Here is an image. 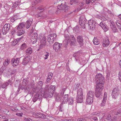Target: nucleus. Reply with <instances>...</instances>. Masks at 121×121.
I'll use <instances>...</instances> for the list:
<instances>
[{
	"instance_id": "obj_36",
	"label": "nucleus",
	"mask_w": 121,
	"mask_h": 121,
	"mask_svg": "<svg viewBox=\"0 0 121 121\" xmlns=\"http://www.w3.org/2000/svg\"><path fill=\"white\" fill-rule=\"evenodd\" d=\"M62 3L61 4V10H63L65 9V10H66L69 8V7L68 6H67L65 5H63L62 4Z\"/></svg>"
},
{
	"instance_id": "obj_48",
	"label": "nucleus",
	"mask_w": 121,
	"mask_h": 121,
	"mask_svg": "<svg viewBox=\"0 0 121 121\" xmlns=\"http://www.w3.org/2000/svg\"><path fill=\"white\" fill-rule=\"evenodd\" d=\"M80 85V84L79 83H77V84H75L74 86V89H78L79 86Z\"/></svg>"
},
{
	"instance_id": "obj_42",
	"label": "nucleus",
	"mask_w": 121,
	"mask_h": 121,
	"mask_svg": "<svg viewBox=\"0 0 121 121\" xmlns=\"http://www.w3.org/2000/svg\"><path fill=\"white\" fill-rule=\"evenodd\" d=\"M44 57V58L45 60L47 59L48 57L49 56V53L47 52H45Z\"/></svg>"
},
{
	"instance_id": "obj_27",
	"label": "nucleus",
	"mask_w": 121,
	"mask_h": 121,
	"mask_svg": "<svg viewBox=\"0 0 121 121\" xmlns=\"http://www.w3.org/2000/svg\"><path fill=\"white\" fill-rule=\"evenodd\" d=\"M69 105H74L73 99L72 97H70L69 98L68 101Z\"/></svg>"
},
{
	"instance_id": "obj_60",
	"label": "nucleus",
	"mask_w": 121,
	"mask_h": 121,
	"mask_svg": "<svg viewBox=\"0 0 121 121\" xmlns=\"http://www.w3.org/2000/svg\"><path fill=\"white\" fill-rule=\"evenodd\" d=\"M75 0H71L70 2V4L71 5H72L73 4V3L74 2H76V1H75Z\"/></svg>"
},
{
	"instance_id": "obj_13",
	"label": "nucleus",
	"mask_w": 121,
	"mask_h": 121,
	"mask_svg": "<svg viewBox=\"0 0 121 121\" xmlns=\"http://www.w3.org/2000/svg\"><path fill=\"white\" fill-rule=\"evenodd\" d=\"M119 95V91L117 88H114L112 90V98L115 99Z\"/></svg>"
},
{
	"instance_id": "obj_16",
	"label": "nucleus",
	"mask_w": 121,
	"mask_h": 121,
	"mask_svg": "<svg viewBox=\"0 0 121 121\" xmlns=\"http://www.w3.org/2000/svg\"><path fill=\"white\" fill-rule=\"evenodd\" d=\"M20 58H17L15 59L14 58L12 59L11 61V64L13 67H15L17 66L19 62Z\"/></svg>"
},
{
	"instance_id": "obj_38",
	"label": "nucleus",
	"mask_w": 121,
	"mask_h": 121,
	"mask_svg": "<svg viewBox=\"0 0 121 121\" xmlns=\"http://www.w3.org/2000/svg\"><path fill=\"white\" fill-rule=\"evenodd\" d=\"M79 55V52L76 53L73 55V56L75 57V59L77 61Z\"/></svg>"
},
{
	"instance_id": "obj_52",
	"label": "nucleus",
	"mask_w": 121,
	"mask_h": 121,
	"mask_svg": "<svg viewBox=\"0 0 121 121\" xmlns=\"http://www.w3.org/2000/svg\"><path fill=\"white\" fill-rule=\"evenodd\" d=\"M24 120L25 121H31L32 120L31 119L28 118L26 117H24Z\"/></svg>"
},
{
	"instance_id": "obj_20",
	"label": "nucleus",
	"mask_w": 121,
	"mask_h": 121,
	"mask_svg": "<svg viewBox=\"0 0 121 121\" xmlns=\"http://www.w3.org/2000/svg\"><path fill=\"white\" fill-rule=\"evenodd\" d=\"M107 95V92H105L104 93V98L102 102L101 106H104L106 105Z\"/></svg>"
},
{
	"instance_id": "obj_35",
	"label": "nucleus",
	"mask_w": 121,
	"mask_h": 121,
	"mask_svg": "<svg viewBox=\"0 0 121 121\" xmlns=\"http://www.w3.org/2000/svg\"><path fill=\"white\" fill-rule=\"evenodd\" d=\"M10 62V59H5L4 61L3 64L5 66H6L8 65Z\"/></svg>"
},
{
	"instance_id": "obj_3",
	"label": "nucleus",
	"mask_w": 121,
	"mask_h": 121,
	"mask_svg": "<svg viewBox=\"0 0 121 121\" xmlns=\"http://www.w3.org/2000/svg\"><path fill=\"white\" fill-rule=\"evenodd\" d=\"M25 23L22 22L17 27V35L18 36H21L25 32V30L23 27L25 26Z\"/></svg>"
},
{
	"instance_id": "obj_10",
	"label": "nucleus",
	"mask_w": 121,
	"mask_h": 121,
	"mask_svg": "<svg viewBox=\"0 0 121 121\" xmlns=\"http://www.w3.org/2000/svg\"><path fill=\"white\" fill-rule=\"evenodd\" d=\"M79 22L80 25L81 26H84L87 22V20L84 16H82L80 17L79 19Z\"/></svg>"
},
{
	"instance_id": "obj_31",
	"label": "nucleus",
	"mask_w": 121,
	"mask_h": 121,
	"mask_svg": "<svg viewBox=\"0 0 121 121\" xmlns=\"http://www.w3.org/2000/svg\"><path fill=\"white\" fill-rule=\"evenodd\" d=\"M77 95H83V92L82 89L80 88L78 89L77 93Z\"/></svg>"
},
{
	"instance_id": "obj_46",
	"label": "nucleus",
	"mask_w": 121,
	"mask_h": 121,
	"mask_svg": "<svg viewBox=\"0 0 121 121\" xmlns=\"http://www.w3.org/2000/svg\"><path fill=\"white\" fill-rule=\"evenodd\" d=\"M40 2L39 0H37L33 1L32 2V4L34 5H35L36 4Z\"/></svg>"
},
{
	"instance_id": "obj_49",
	"label": "nucleus",
	"mask_w": 121,
	"mask_h": 121,
	"mask_svg": "<svg viewBox=\"0 0 121 121\" xmlns=\"http://www.w3.org/2000/svg\"><path fill=\"white\" fill-rule=\"evenodd\" d=\"M41 6H39L37 8V9H38L39 10H40V12H42L44 10H45V9L44 8H41Z\"/></svg>"
},
{
	"instance_id": "obj_12",
	"label": "nucleus",
	"mask_w": 121,
	"mask_h": 121,
	"mask_svg": "<svg viewBox=\"0 0 121 121\" xmlns=\"http://www.w3.org/2000/svg\"><path fill=\"white\" fill-rule=\"evenodd\" d=\"M38 35L36 33H34L31 35V40L33 43H35L38 39Z\"/></svg>"
},
{
	"instance_id": "obj_55",
	"label": "nucleus",
	"mask_w": 121,
	"mask_h": 121,
	"mask_svg": "<svg viewBox=\"0 0 121 121\" xmlns=\"http://www.w3.org/2000/svg\"><path fill=\"white\" fill-rule=\"evenodd\" d=\"M18 42L17 41V40H16V39L14 41H13V43H14V44H12L13 46H14L15 45H16L18 43Z\"/></svg>"
},
{
	"instance_id": "obj_19",
	"label": "nucleus",
	"mask_w": 121,
	"mask_h": 121,
	"mask_svg": "<svg viewBox=\"0 0 121 121\" xmlns=\"http://www.w3.org/2000/svg\"><path fill=\"white\" fill-rule=\"evenodd\" d=\"M100 26L104 29L105 32L107 31L108 30V26L106 25L105 22L104 21L101 22L99 24Z\"/></svg>"
},
{
	"instance_id": "obj_47",
	"label": "nucleus",
	"mask_w": 121,
	"mask_h": 121,
	"mask_svg": "<svg viewBox=\"0 0 121 121\" xmlns=\"http://www.w3.org/2000/svg\"><path fill=\"white\" fill-rule=\"evenodd\" d=\"M17 19L15 16L13 17L11 19V22H13L15 21Z\"/></svg>"
},
{
	"instance_id": "obj_61",
	"label": "nucleus",
	"mask_w": 121,
	"mask_h": 121,
	"mask_svg": "<svg viewBox=\"0 0 121 121\" xmlns=\"http://www.w3.org/2000/svg\"><path fill=\"white\" fill-rule=\"evenodd\" d=\"M0 118L5 119V118L6 117L4 116H3V115H0Z\"/></svg>"
},
{
	"instance_id": "obj_44",
	"label": "nucleus",
	"mask_w": 121,
	"mask_h": 121,
	"mask_svg": "<svg viewBox=\"0 0 121 121\" xmlns=\"http://www.w3.org/2000/svg\"><path fill=\"white\" fill-rule=\"evenodd\" d=\"M17 29V27H16L14 28L13 29L12 31L11 32L12 35H13L16 32V29Z\"/></svg>"
},
{
	"instance_id": "obj_21",
	"label": "nucleus",
	"mask_w": 121,
	"mask_h": 121,
	"mask_svg": "<svg viewBox=\"0 0 121 121\" xmlns=\"http://www.w3.org/2000/svg\"><path fill=\"white\" fill-rule=\"evenodd\" d=\"M69 42L71 45H75L76 43V41L74 36H71V38L68 41V43Z\"/></svg>"
},
{
	"instance_id": "obj_5",
	"label": "nucleus",
	"mask_w": 121,
	"mask_h": 121,
	"mask_svg": "<svg viewBox=\"0 0 121 121\" xmlns=\"http://www.w3.org/2000/svg\"><path fill=\"white\" fill-rule=\"evenodd\" d=\"M10 25L9 24H7L4 26L2 30H0V36L2 34L5 35L8 31L9 29Z\"/></svg>"
},
{
	"instance_id": "obj_50",
	"label": "nucleus",
	"mask_w": 121,
	"mask_h": 121,
	"mask_svg": "<svg viewBox=\"0 0 121 121\" xmlns=\"http://www.w3.org/2000/svg\"><path fill=\"white\" fill-rule=\"evenodd\" d=\"M53 75L52 73H50L48 74V78L51 79L52 78V76Z\"/></svg>"
},
{
	"instance_id": "obj_51",
	"label": "nucleus",
	"mask_w": 121,
	"mask_h": 121,
	"mask_svg": "<svg viewBox=\"0 0 121 121\" xmlns=\"http://www.w3.org/2000/svg\"><path fill=\"white\" fill-rule=\"evenodd\" d=\"M100 113V112H94L92 113L91 114V115H97L98 114H99Z\"/></svg>"
},
{
	"instance_id": "obj_54",
	"label": "nucleus",
	"mask_w": 121,
	"mask_h": 121,
	"mask_svg": "<svg viewBox=\"0 0 121 121\" xmlns=\"http://www.w3.org/2000/svg\"><path fill=\"white\" fill-rule=\"evenodd\" d=\"M38 84L41 87L43 84V82L41 81H40L38 83Z\"/></svg>"
},
{
	"instance_id": "obj_4",
	"label": "nucleus",
	"mask_w": 121,
	"mask_h": 121,
	"mask_svg": "<svg viewBox=\"0 0 121 121\" xmlns=\"http://www.w3.org/2000/svg\"><path fill=\"white\" fill-rule=\"evenodd\" d=\"M48 85L46 86L45 90L44 91L43 95L45 98H47L48 97H51L53 95V93L51 92V91H49L48 90Z\"/></svg>"
},
{
	"instance_id": "obj_57",
	"label": "nucleus",
	"mask_w": 121,
	"mask_h": 121,
	"mask_svg": "<svg viewBox=\"0 0 121 121\" xmlns=\"http://www.w3.org/2000/svg\"><path fill=\"white\" fill-rule=\"evenodd\" d=\"M118 77L120 81L121 82V72H120L119 73Z\"/></svg>"
},
{
	"instance_id": "obj_41",
	"label": "nucleus",
	"mask_w": 121,
	"mask_h": 121,
	"mask_svg": "<svg viewBox=\"0 0 121 121\" xmlns=\"http://www.w3.org/2000/svg\"><path fill=\"white\" fill-rule=\"evenodd\" d=\"M38 95H35L33 98L32 99V101L34 102H35L36 101L38 98Z\"/></svg>"
},
{
	"instance_id": "obj_6",
	"label": "nucleus",
	"mask_w": 121,
	"mask_h": 121,
	"mask_svg": "<svg viewBox=\"0 0 121 121\" xmlns=\"http://www.w3.org/2000/svg\"><path fill=\"white\" fill-rule=\"evenodd\" d=\"M56 37V35L55 34L49 35L48 36V41L51 44L53 43Z\"/></svg>"
},
{
	"instance_id": "obj_28",
	"label": "nucleus",
	"mask_w": 121,
	"mask_h": 121,
	"mask_svg": "<svg viewBox=\"0 0 121 121\" xmlns=\"http://www.w3.org/2000/svg\"><path fill=\"white\" fill-rule=\"evenodd\" d=\"M28 87L29 88H32L34 85V81H31V82L28 83Z\"/></svg>"
},
{
	"instance_id": "obj_34",
	"label": "nucleus",
	"mask_w": 121,
	"mask_h": 121,
	"mask_svg": "<svg viewBox=\"0 0 121 121\" xmlns=\"http://www.w3.org/2000/svg\"><path fill=\"white\" fill-rule=\"evenodd\" d=\"M10 80H8L6 83L1 84V87L3 88H4L8 86L10 82Z\"/></svg>"
},
{
	"instance_id": "obj_43",
	"label": "nucleus",
	"mask_w": 121,
	"mask_h": 121,
	"mask_svg": "<svg viewBox=\"0 0 121 121\" xmlns=\"http://www.w3.org/2000/svg\"><path fill=\"white\" fill-rule=\"evenodd\" d=\"M84 4V3L83 2H82L79 4V6H80V7H78V9L80 10L82 9L83 7Z\"/></svg>"
},
{
	"instance_id": "obj_33",
	"label": "nucleus",
	"mask_w": 121,
	"mask_h": 121,
	"mask_svg": "<svg viewBox=\"0 0 121 121\" xmlns=\"http://www.w3.org/2000/svg\"><path fill=\"white\" fill-rule=\"evenodd\" d=\"M93 42L94 44L96 45H98L99 44V40L96 38L94 37V39L93 40Z\"/></svg>"
},
{
	"instance_id": "obj_22",
	"label": "nucleus",
	"mask_w": 121,
	"mask_h": 121,
	"mask_svg": "<svg viewBox=\"0 0 121 121\" xmlns=\"http://www.w3.org/2000/svg\"><path fill=\"white\" fill-rule=\"evenodd\" d=\"M30 60V56H27L25 57L23 59V61L22 62V64L24 65H26L27 63Z\"/></svg>"
},
{
	"instance_id": "obj_37",
	"label": "nucleus",
	"mask_w": 121,
	"mask_h": 121,
	"mask_svg": "<svg viewBox=\"0 0 121 121\" xmlns=\"http://www.w3.org/2000/svg\"><path fill=\"white\" fill-rule=\"evenodd\" d=\"M116 24L118 27V29L121 28V22L119 20L117 21L116 22Z\"/></svg>"
},
{
	"instance_id": "obj_56",
	"label": "nucleus",
	"mask_w": 121,
	"mask_h": 121,
	"mask_svg": "<svg viewBox=\"0 0 121 121\" xmlns=\"http://www.w3.org/2000/svg\"><path fill=\"white\" fill-rule=\"evenodd\" d=\"M100 19L102 21H105L106 20V18L104 17L103 16L101 17H100Z\"/></svg>"
},
{
	"instance_id": "obj_39",
	"label": "nucleus",
	"mask_w": 121,
	"mask_h": 121,
	"mask_svg": "<svg viewBox=\"0 0 121 121\" xmlns=\"http://www.w3.org/2000/svg\"><path fill=\"white\" fill-rule=\"evenodd\" d=\"M78 60L79 62L82 65H83L85 64V61L84 60H82V58H80L78 59Z\"/></svg>"
},
{
	"instance_id": "obj_1",
	"label": "nucleus",
	"mask_w": 121,
	"mask_h": 121,
	"mask_svg": "<svg viewBox=\"0 0 121 121\" xmlns=\"http://www.w3.org/2000/svg\"><path fill=\"white\" fill-rule=\"evenodd\" d=\"M64 92V90H62L59 93H55L54 95L56 101H58L61 99V103L62 104L66 103L68 100V95H65L63 96Z\"/></svg>"
},
{
	"instance_id": "obj_29",
	"label": "nucleus",
	"mask_w": 121,
	"mask_h": 121,
	"mask_svg": "<svg viewBox=\"0 0 121 121\" xmlns=\"http://www.w3.org/2000/svg\"><path fill=\"white\" fill-rule=\"evenodd\" d=\"M55 86H54L51 85L49 88L48 87V90L49 91H51V92L54 93L55 90Z\"/></svg>"
},
{
	"instance_id": "obj_8",
	"label": "nucleus",
	"mask_w": 121,
	"mask_h": 121,
	"mask_svg": "<svg viewBox=\"0 0 121 121\" xmlns=\"http://www.w3.org/2000/svg\"><path fill=\"white\" fill-rule=\"evenodd\" d=\"M108 22L110 24V26L112 31L114 33L117 32V29L115 26L114 22L112 20H109Z\"/></svg>"
},
{
	"instance_id": "obj_62",
	"label": "nucleus",
	"mask_w": 121,
	"mask_h": 121,
	"mask_svg": "<svg viewBox=\"0 0 121 121\" xmlns=\"http://www.w3.org/2000/svg\"><path fill=\"white\" fill-rule=\"evenodd\" d=\"M22 113H17L16 114V115L18 116H22Z\"/></svg>"
},
{
	"instance_id": "obj_26",
	"label": "nucleus",
	"mask_w": 121,
	"mask_h": 121,
	"mask_svg": "<svg viewBox=\"0 0 121 121\" xmlns=\"http://www.w3.org/2000/svg\"><path fill=\"white\" fill-rule=\"evenodd\" d=\"M34 117L37 118H41L42 117V116H43L44 115L40 113L36 112L33 114Z\"/></svg>"
},
{
	"instance_id": "obj_23",
	"label": "nucleus",
	"mask_w": 121,
	"mask_h": 121,
	"mask_svg": "<svg viewBox=\"0 0 121 121\" xmlns=\"http://www.w3.org/2000/svg\"><path fill=\"white\" fill-rule=\"evenodd\" d=\"M77 102L78 103H81L83 102V95H77Z\"/></svg>"
},
{
	"instance_id": "obj_53",
	"label": "nucleus",
	"mask_w": 121,
	"mask_h": 121,
	"mask_svg": "<svg viewBox=\"0 0 121 121\" xmlns=\"http://www.w3.org/2000/svg\"><path fill=\"white\" fill-rule=\"evenodd\" d=\"M18 6V4H17L16 3H15L13 4V5L12 7V8L13 9L15 8H16Z\"/></svg>"
},
{
	"instance_id": "obj_63",
	"label": "nucleus",
	"mask_w": 121,
	"mask_h": 121,
	"mask_svg": "<svg viewBox=\"0 0 121 121\" xmlns=\"http://www.w3.org/2000/svg\"><path fill=\"white\" fill-rule=\"evenodd\" d=\"M57 8L58 9H59L60 10H61V5L58 6L57 7Z\"/></svg>"
},
{
	"instance_id": "obj_9",
	"label": "nucleus",
	"mask_w": 121,
	"mask_h": 121,
	"mask_svg": "<svg viewBox=\"0 0 121 121\" xmlns=\"http://www.w3.org/2000/svg\"><path fill=\"white\" fill-rule=\"evenodd\" d=\"M39 39L41 43L40 47H42L46 44V37L44 35H40L39 37Z\"/></svg>"
},
{
	"instance_id": "obj_2",
	"label": "nucleus",
	"mask_w": 121,
	"mask_h": 121,
	"mask_svg": "<svg viewBox=\"0 0 121 121\" xmlns=\"http://www.w3.org/2000/svg\"><path fill=\"white\" fill-rule=\"evenodd\" d=\"M94 95V92L93 91H90L88 92L86 97V104H90L92 103Z\"/></svg>"
},
{
	"instance_id": "obj_15",
	"label": "nucleus",
	"mask_w": 121,
	"mask_h": 121,
	"mask_svg": "<svg viewBox=\"0 0 121 121\" xmlns=\"http://www.w3.org/2000/svg\"><path fill=\"white\" fill-rule=\"evenodd\" d=\"M65 40L63 41L64 44V46L65 48H66L68 43V41L71 38V36L70 37L68 34H65L64 35Z\"/></svg>"
},
{
	"instance_id": "obj_25",
	"label": "nucleus",
	"mask_w": 121,
	"mask_h": 121,
	"mask_svg": "<svg viewBox=\"0 0 121 121\" xmlns=\"http://www.w3.org/2000/svg\"><path fill=\"white\" fill-rule=\"evenodd\" d=\"M102 91L95 90V95L96 97L97 98L99 97L102 93Z\"/></svg>"
},
{
	"instance_id": "obj_17",
	"label": "nucleus",
	"mask_w": 121,
	"mask_h": 121,
	"mask_svg": "<svg viewBox=\"0 0 121 121\" xmlns=\"http://www.w3.org/2000/svg\"><path fill=\"white\" fill-rule=\"evenodd\" d=\"M102 43V45L104 47H106L109 45L110 42L108 37L103 39Z\"/></svg>"
},
{
	"instance_id": "obj_59",
	"label": "nucleus",
	"mask_w": 121,
	"mask_h": 121,
	"mask_svg": "<svg viewBox=\"0 0 121 121\" xmlns=\"http://www.w3.org/2000/svg\"><path fill=\"white\" fill-rule=\"evenodd\" d=\"M85 120L84 119L82 118H79L77 120V121H85Z\"/></svg>"
},
{
	"instance_id": "obj_40",
	"label": "nucleus",
	"mask_w": 121,
	"mask_h": 121,
	"mask_svg": "<svg viewBox=\"0 0 121 121\" xmlns=\"http://www.w3.org/2000/svg\"><path fill=\"white\" fill-rule=\"evenodd\" d=\"M27 47V45L25 43H23L21 45V49L22 50H23L26 48Z\"/></svg>"
},
{
	"instance_id": "obj_18",
	"label": "nucleus",
	"mask_w": 121,
	"mask_h": 121,
	"mask_svg": "<svg viewBox=\"0 0 121 121\" xmlns=\"http://www.w3.org/2000/svg\"><path fill=\"white\" fill-rule=\"evenodd\" d=\"M62 45L61 43L56 42L53 45V48L56 51H57L60 49Z\"/></svg>"
},
{
	"instance_id": "obj_11",
	"label": "nucleus",
	"mask_w": 121,
	"mask_h": 121,
	"mask_svg": "<svg viewBox=\"0 0 121 121\" xmlns=\"http://www.w3.org/2000/svg\"><path fill=\"white\" fill-rule=\"evenodd\" d=\"M104 83L103 82H97L96 86V90L102 91L104 89Z\"/></svg>"
},
{
	"instance_id": "obj_45",
	"label": "nucleus",
	"mask_w": 121,
	"mask_h": 121,
	"mask_svg": "<svg viewBox=\"0 0 121 121\" xmlns=\"http://www.w3.org/2000/svg\"><path fill=\"white\" fill-rule=\"evenodd\" d=\"M11 110L13 111H17L18 109L16 106H13L11 108Z\"/></svg>"
},
{
	"instance_id": "obj_14",
	"label": "nucleus",
	"mask_w": 121,
	"mask_h": 121,
	"mask_svg": "<svg viewBox=\"0 0 121 121\" xmlns=\"http://www.w3.org/2000/svg\"><path fill=\"white\" fill-rule=\"evenodd\" d=\"M88 24L90 28L91 29H94L95 26V22L93 20H90L89 21Z\"/></svg>"
},
{
	"instance_id": "obj_58",
	"label": "nucleus",
	"mask_w": 121,
	"mask_h": 121,
	"mask_svg": "<svg viewBox=\"0 0 121 121\" xmlns=\"http://www.w3.org/2000/svg\"><path fill=\"white\" fill-rule=\"evenodd\" d=\"M90 2L91 3V0H86V3L87 4H89Z\"/></svg>"
},
{
	"instance_id": "obj_24",
	"label": "nucleus",
	"mask_w": 121,
	"mask_h": 121,
	"mask_svg": "<svg viewBox=\"0 0 121 121\" xmlns=\"http://www.w3.org/2000/svg\"><path fill=\"white\" fill-rule=\"evenodd\" d=\"M77 40L78 42L80 44H82L83 42V38L80 35L78 36L77 38Z\"/></svg>"
},
{
	"instance_id": "obj_30",
	"label": "nucleus",
	"mask_w": 121,
	"mask_h": 121,
	"mask_svg": "<svg viewBox=\"0 0 121 121\" xmlns=\"http://www.w3.org/2000/svg\"><path fill=\"white\" fill-rule=\"evenodd\" d=\"M32 20L31 21L29 20L27 21L26 25V27L27 29L29 28L30 27L32 24Z\"/></svg>"
},
{
	"instance_id": "obj_7",
	"label": "nucleus",
	"mask_w": 121,
	"mask_h": 121,
	"mask_svg": "<svg viewBox=\"0 0 121 121\" xmlns=\"http://www.w3.org/2000/svg\"><path fill=\"white\" fill-rule=\"evenodd\" d=\"M95 78L97 82H105V78L102 74L100 73L97 74L95 76Z\"/></svg>"
},
{
	"instance_id": "obj_32",
	"label": "nucleus",
	"mask_w": 121,
	"mask_h": 121,
	"mask_svg": "<svg viewBox=\"0 0 121 121\" xmlns=\"http://www.w3.org/2000/svg\"><path fill=\"white\" fill-rule=\"evenodd\" d=\"M26 54L29 55L31 54L32 52V50L31 48H28L26 51Z\"/></svg>"
},
{
	"instance_id": "obj_64",
	"label": "nucleus",
	"mask_w": 121,
	"mask_h": 121,
	"mask_svg": "<svg viewBox=\"0 0 121 121\" xmlns=\"http://www.w3.org/2000/svg\"><path fill=\"white\" fill-rule=\"evenodd\" d=\"M51 79H50L49 78H48L47 79V80H46V82L47 83H48V82L50 81V80Z\"/></svg>"
}]
</instances>
